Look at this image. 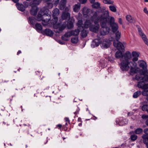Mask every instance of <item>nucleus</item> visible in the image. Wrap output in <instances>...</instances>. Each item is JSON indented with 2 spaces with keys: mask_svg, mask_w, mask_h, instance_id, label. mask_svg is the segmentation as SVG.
I'll return each mask as SVG.
<instances>
[{
  "mask_svg": "<svg viewBox=\"0 0 148 148\" xmlns=\"http://www.w3.org/2000/svg\"><path fill=\"white\" fill-rule=\"evenodd\" d=\"M100 23L101 28L100 31L101 35L108 34L110 31L109 26H111V18H110L108 11H105L100 16Z\"/></svg>",
  "mask_w": 148,
  "mask_h": 148,
  "instance_id": "f257e3e1",
  "label": "nucleus"
},
{
  "mask_svg": "<svg viewBox=\"0 0 148 148\" xmlns=\"http://www.w3.org/2000/svg\"><path fill=\"white\" fill-rule=\"evenodd\" d=\"M100 17H97V14L96 12H95L92 16L91 18V20L92 22L94 21V25H92L90 27V30L93 32H97L98 31L100 26L99 23V21H100Z\"/></svg>",
  "mask_w": 148,
  "mask_h": 148,
  "instance_id": "f03ea898",
  "label": "nucleus"
},
{
  "mask_svg": "<svg viewBox=\"0 0 148 148\" xmlns=\"http://www.w3.org/2000/svg\"><path fill=\"white\" fill-rule=\"evenodd\" d=\"M51 18V16L50 14H45L41 10L38 13L36 20L39 21H42V25L45 26L48 24Z\"/></svg>",
  "mask_w": 148,
  "mask_h": 148,
  "instance_id": "7ed1b4c3",
  "label": "nucleus"
},
{
  "mask_svg": "<svg viewBox=\"0 0 148 148\" xmlns=\"http://www.w3.org/2000/svg\"><path fill=\"white\" fill-rule=\"evenodd\" d=\"M119 26L117 23L115 22L114 18L112 16V32L114 34L115 39L119 40L121 38V33L119 30Z\"/></svg>",
  "mask_w": 148,
  "mask_h": 148,
  "instance_id": "20e7f679",
  "label": "nucleus"
},
{
  "mask_svg": "<svg viewBox=\"0 0 148 148\" xmlns=\"http://www.w3.org/2000/svg\"><path fill=\"white\" fill-rule=\"evenodd\" d=\"M70 6L65 7L62 13L61 18L63 20H67L70 18V12H71Z\"/></svg>",
  "mask_w": 148,
  "mask_h": 148,
  "instance_id": "39448f33",
  "label": "nucleus"
},
{
  "mask_svg": "<svg viewBox=\"0 0 148 148\" xmlns=\"http://www.w3.org/2000/svg\"><path fill=\"white\" fill-rule=\"evenodd\" d=\"M82 13L85 18L89 17L91 14L93 13V11L86 7H84L82 9Z\"/></svg>",
  "mask_w": 148,
  "mask_h": 148,
  "instance_id": "423d86ee",
  "label": "nucleus"
},
{
  "mask_svg": "<svg viewBox=\"0 0 148 148\" xmlns=\"http://www.w3.org/2000/svg\"><path fill=\"white\" fill-rule=\"evenodd\" d=\"M121 61V62L120 64L121 69L123 71H127L130 68V66H129V65L130 64V63L132 62H128L123 60Z\"/></svg>",
  "mask_w": 148,
  "mask_h": 148,
  "instance_id": "0eeeda50",
  "label": "nucleus"
},
{
  "mask_svg": "<svg viewBox=\"0 0 148 148\" xmlns=\"http://www.w3.org/2000/svg\"><path fill=\"white\" fill-rule=\"evenodd\" d=\"M119 40L117 41L116 40L113 41V45L116 47L117 49L119 51L123 52L124 51V47L123 44Z\"/></svg>",
  "mask_w": 148,
  "mask_h": 148,
  "instance_id": "6e6552de",
  "label": "nucleus"
},
{
  "mask_svg": "<svg viewBox=\"0 0 148 148\" xmlns=\"http://www.w3.org/2000/svg\"><path fill=\"white\" fill-rule=\"evenodd\" d=\"M148 81H145L143 80L137 82V87L142 89H148V83L146 82Z\"/></svg>",
  "mask_w": 148,
  "mask_h": 148,
  "instance_id": "1a4fd4ad",
  "label": "nucleus"
},
{
  "mask_svg": "<svg viewBox=\"0 0 148 148\" xmlns=\"http://www.w3.org/2000/svg\"><path fill=\"white\" fill-rule=\"evenodd\" d=\"M135 79L137 81L144 80L148 81V75H145L141 73L138 74L136 75Z\"/></svg>",
  "mask_w": 148,
  "mask_h": 148,
  "instance_id": "9d476101",
  "label": "nucleus"
},
{
  "mask_svg": "<svg viewBox=\"0 0 148 148\" xmlns=\"http://www.w3.org/2000/svg\"><path fill=\"white\" fill-rule=\"evenodd\" d=\"M132 57L131 53L129 51H126L123 54V56L120 58V60H123L125 61L130 62L129 60L131 59Z\"/></svg>",
  "mask_w": 148,
  "mask_h": 148,
  "instance_id": "9b49d317",
  "label": "nucleus"
},
{
  "mask_svg": "<svg viewBox=\"0 0 148 148\" xmlns=\"http://www.w3.org/2000/svg\"><path fill=\"white\" fill-rule=\"evenodd\" d=\"M111 43L110 40L107 39H105L101 43V46L103 49H107L110 46Z\"/></svg>",
  "mask_w": 148,
  "mask_h": 148,
  "instance_id": "f8f14e48",
  "label": "nucleus"
},
{
  "mask_svg": "<svg viewBox=\"0 0 148 148\" xmlns=\"http://www.w3.org/2000/svg\"><path fill=\"white\" fill-rule=\"evenodd\" d=\"M138 62L140 67L145 71L147 70V65L145 62L143 60H140Z\"/></svg>",
  "mask_w": 148,
  "mask_h": 148,
  "instance_id": "ddd939ff",
  "label": "nucleus"
},
{
  "mask_svg": "<svg viewBox=\"0 0 148 148\" xmlns=\"http://www.w3.org/2000/svg\"><path fill=\"white\" fill-rule=\"evenodd\" d=\"M131 63L132 64V66L130 65L131 68L130 69V72L132 73H137L138 71L137 70L136 66V64L135 62H131Z\"/></svg>",
  "mask_w": 148,
  "mask_h": 148,
  "instance_id": "4468645a",
  "label": "nucleus"
},
{
  "mask_svg": "<svg viewBox=\"0 0 148 148\" xmlns=\"http://www.w3.org/2000/svg\"><path fill=\"white\" fill-rule=\"evenodd\" d=\"M66 3V0H61L59 5V8L60 10H64L65 8Z\"/></svg>",
  "mask_w": 148,
  "mask_h": 148,
  "instance_id": "2eb2a0df",
  "label": "nucleus"
},
{
  "mask_svg": "<svg viewBox=\"0 0 148 148\" xmlns=\"http://www.w3.org/2000/svg\"><path fill=\"white\" fill-rule=\"evenodd\" d=\"M42 33L43 34H45L46 35L51 36L53 35V32L49 29H46L42 31Z\"/></svg>",
  "mask_w": 148,
  "mask_h": 148,
  "instance_id": "dca6fc26",
  "label": "nucleus"
},
{
  "mask_svg": "<svg viewBox=\"0 0 148 148\" xmlns=\"http://www.w3.org/2000/svg\"><path fill=\"white\" fill-rule=\"evenodd\" d=\"M81 5L79 3L75 4L73 6V10L74 12H78L80 10Z\"/></svg>",
  "mask_w": 148,
  "mask_h": 148,
  "instance_id": "f3484780",
  "label": "nucleus"
},
{
  "mask_svg": "<svg viewBox=\"0 0 148 148\" xmlns=\"http://www.w3.org/2000/svg\"><path fill=\"white\" fill-rule=\"evenodd\" d=\"M92 21H91V20H86L84 24V28H89V29H90V27L92 25Z\"/></svg>",
  "mask_w": 148,
  "mask_h": 148,
  "instance_id": "a211bd4d",
  "label": "nucleus"
},
{
  "mask_svg": "<svg viewBox=\"0 0 148 148\" xmlns=\"http://www.w3.org/2000/svg\"><path fill=\"white\" fill-rule=\"evenodd\" d=\"M132 56L134 57L132 59L133 62H135L138 60V57L139 56L138 53L136 51H133L132 53Z\"/></svg>",
  "mask_w": 148,
  "mask_h": 148,
  "instance_id": "6ab92c4d",
  "label": "nucleus"
},
{
  "mask_svg": "<svg viewBox=\"0 0 148 148\" xmlns=\"http://www.w3.org/2000/svg\"><path fill=\"white\" fill-rule=\"evenodd\" d=\"M142 138L143 139V142L146 145L147 148H148V134H143Z\"/></svg>",
  "mask_w": 148,
  "mask_h": 148,
  "instance_id": "aec40b11",
  "label": "nucleus"
},
{
  "mask_svg": "<svg viewBox=\"0 0 148 148\" xmlns=\"http://www.w3.org/2000/svg\"><path fill=\"white\" fill-rule=\"evenodd\" d=\"M130 134L131 135L130 138L131 141H133L136 140L137 138V136L134 134V132L131 131L130 132Z\"/></svg>",
  "mask_w": 148,
  "mask_h": 148,
  "instance_id": "412c9836",
  "label": "nucleus"
},
{
  "mask_svg": "<svg viewBox=\"0 0 148 148\" xmlns=\"http://www.w3.org/2000/svg\"><path fill=\"white\" fill-rule=\"evenodd\" d=\"M100 40L98 39H96L92 42V46L93 47H97L100 44Z\"/></svg>",
  "mask_w": 148,
  "mask_h": 148,
  "instance_id": "4be33fe9",
  "label": "nucleus"
},
{
  "mask_svg": "<svg viewBox=\"0 0 148 148\" xmlns=\"http://www.w3.org/2000/svg\"><path fill=\"white\" fill-rule=\"evenodd\" d=\"M38 11V8L36 6H34L32 7L30 10L31 14L33 15H36Z\"/></svg>",
  "mask_w": 148,
  "mask_h": 148,
  "instance_id": "5701e85b",
  "label": "nucleus"
},
{
  "mask_svg": "<svg viewBox=\"0 0 148 148\" xmlns=\"http://www.w3.org/2000/svg\"><path fill=\"white\" fill-rule=\"evenodd\" d=\"M51 99L53 102L58 103L59 101V96L55 95L51 98Z\"/></svg>",
  "mask_w": 148,
  "mask_h": 148,
  "instance_id": "b1692460",
  "label": "nucleus"
},
{
  "mask_svg": "<svg viewBox=\"0 0 148 148\" xmlns=\"http://www.w3.org/2000/svg\"><path fill=\"white\" fill-rule=\"evenodd\" d=\"M53 17V18L51 21V23L53 25L54 28H57L56 27V25L58 21V18L57 16Z\"/></svg>",
  "mask_w": 148,
  "mask_h": 148,
  "instance_id": "393cba45",
  "label": "nucleus"
},
{
  "mask_svg": "<svg viewBox=\"0 0 148 148\" xmlns=\"http://www.w3.org/2000/svg\"><path fill=\"white\" fill-rule=\"evenodd\" d=\"M16 5L18 9L20 11L23 12L25 10V7L22 4L18 3Z\"/></svg>",
  "mask_w": 148,
  "mask_h": 148,
  "instance_id": "a878e982",
  "label": "nucleus"
},
{
  "mask_svg": "<svg viewBox=\"0 0 148 148\" xmlns=\"http://www.w3.org/2000/svg\"><path fill=\"white\" fill-rule=\"evenodd\" d=\"M126 18L127 20L130 23H132L135 21L134 18L130 15H127L126 16Z\"/></svg>",
  "mask_w": 148,
  "mask_h": 148,
  "instance_id": "bb28decb",
  "label": "nucleus"
},
{
  "mask_svg": "<svg viewBox=\"0 0 148 148\" xmlns=\"http://www.w3.org/2000/svg\"><path fill=\"white\" fill-rule=\"evenodd\" d=\"M121 51H117L115 54V57L116 58H121L123 57V54L122 53Z\"/></svg>",
  "mask_w": 148,
  "mask_h": 148,
  "instance_id": "cd10ccee",
  "label": "nucleus"
},
{
  "mask_svg": "<svg viewBox=\"0 0 148 148\" xmlns=\"http://www.w3.org/2000/svg\"><path fill=\"white\" fill-rule=\"evenodd\" d=\"M53 16H57L59 14V10L58 8L54 9L53 11Z\"/></svg>",
  "mask_w": 148,
  "mask_h": 148,
  "instance_id": "c85d7f7f",
  "label": "nucleus"
},
{
  "mask_svg": "<svg viewBox=\"0 0 148 148\" xmlns=\"http://www.w3.org/2000/svg\"><path fill=\"white\" fill-rule=\"evenodd\" d=\"M100 4L98 2H96L93 3L92 5V7L93 8L98 9L100 8Z\"/></svg>",
  "mask_w": 148,
  "mask_h": 148,
  "instance_id": "c756f323",
  "label": "nucleus"
},
{
  "mask_svg": "<svg viewBox=\"0 0 148 148\" xmlns=\"http://www.w3.org/2000/svg\"><path fill=\"white\" fill-rule=\"evenodd\" d=\"M71 34H72V36H77L78 35L80 32L79 29L78 28L77 29H75V30H72L71 31Z\"/></svg>",
  "mask_w": 148,
  "mask_h": 148,
  "instance_id": "7c9ffc66",
  "label": "nucleus"
},
{
  "mask_svg": "<svg viewBox=\"0 0 148 148\" xmlns=\"http://www.w3.org/2000/svg\"><path fill=\"white\" fill-rule=\"evenodd\" d=\"M88 32L87 31L83 30L81 33V35L83 38H85L87 36Z\"/></svg>",
  "mask_w": 148,
  "mask_h": 148,
  "instance_id": "2f4dec72",
  "label": "nucleus"
},
{
  "mask_svg": "<svg viewBox=\"0 0 148 148\" xmlns=\"http://www.w3.org/2000/svg\"><path fill=\"white\" fill-rule=\"evenodd\" d=\"M141 92L140 91H137L135 92L133 95V98H136L139 96L141 94Z\"/></svg>",
  "mask_w": 148,
  "mask_h": 148,
  "instance_id": "473e14b6",
  "label": "nucleus"
},
{
  "mask_svg": "<svg viewBox=\"0 0 148 148\" xmlns=\"http://www.w3.org/2000/svg\"><path fill=\"white\" fill-rule=\"evenodd\" d=\"M36 29V30L38 31H41L42 29V25L39 23H37L35 24V25Z\"/></svg>",
  "mask_w": 148,
  "mask_h": 148,
  "instance_id": "72a5a7b5",
  "label": "nucleus"
},
{
  "mask_svg": "<svg viewBox=\"0 0 148 148\" xmlns=\"http://www.w3.org/2000/svg\"><path fill=\"white\" fill-rule=\"evenodd\" d=\"M143 130L142 129L139 128L136 129L134 131V133L136 134H140L143 132Z\"/></svg>",
  "mask_w": 148,
  "mask_h": 148,
  "instance_id": "f704fd0d",
  "label": "nucleus"
},
{
  "mask_svg": "<svg viewBox=\"0 0 148 148\" xmlns=\"http://www.w3.org/2000/svg\"><path fill=\"white\" fill-rule=\"evenodd\" d=\"M78 41V38L77 37H73L71 39V42L74 44H76L77 42Z\"/></svg>",
  "mask_w": 148,
  "mask_h": 148,
  "instance_id": "c9c22d12",
  "label": "nucleus"
},
{
  "mask_svg": "<svg viewBox=\"0 0 148 148\" xmlns=\"http://www.w3.org/2000/svg\"><path fill=\"white\" fill-rule=\"evenodd\" d=\"M42 0H34L32 2L33 6H36V5H39L41 2Z\"/></svg>",
  "mask_w": 148,
  "mask_h": 148,
  "instance_id": "e433bc0d",
  "label": "nucleus"
},
{
  "mask_svg": "<svg viewBox=\"0 0 148 148\" xmlns=\"http://www.w3.org/2000/svg\"><path fill=\"white\" fill-rule=\"evenodd\" d=\"M142 110L144 111H147L148 113V104L144 105L142 107Z\"/></svg>",
  "mask_w": 148,
  "mask_h": 148,
  "instance_id": "4c0bfd02",
  "label": "nucleus"
},
{
  "mask_svg": "<svg viewBox=\"0 0 148 148\" xmlns=\"http://www.w3.org/2000/svg\"><path fill=\"white\" fill-rule=\"evenodd\" d=\"M28 20L29 21V22L31 24L33 25L35 23V19L34 17H29V18Z\"/></svg>",
  "mask_w": 148,
  "mask_h": 148,
  "instance_id": "58836bf2",
  "label": "nucleus"
},
{
  "mask_svg": "<svg viewBox=\"0 0 148 148\" xmlns=\"http://www.w3.org/2000/svg\"><path fill=\"white\" fill-rule=\"evenodd\" d=\"M113 2L112 1V12H116L117 11L116 7L113 4Z\"/></svg>",
  "mask_w": 148,
  "mask_h": 148,
  "instance_id": "ea45409f",
  "label": "nucleus"
},
{
  "mask_svg": "<svg viewBox=\"0 0 148 148\" xmlns=\"http://www.w3.org/2000/svg\"><path fill=\"white\" fill-rule=\"evenodd\" d=\"M116 124H118L119 125H124V123L123 121H121L120 120V119H116Z\"/></svg>",
  "mask_w": 148,
  "mask_h": 148,
  "instance_id": "a19ab883",
  "label": "nucleus"
},
{
  "mask_svg": "<svg viewBox=\"0 0 148 148\" xmlns=\"http://www.w3.org/2000/svg\"><path fill=\"white\" fill-rule=\"evenodd\" d=\"M67 26L69 29L72 28L73 27V23L71 21H69L68 23Z\"/></svg>",
  "mask_w": 148,
  "mask_h": 148,
  "instance_id": "79ce46f5",
  "label": "nucleus"
},
{
  "mask_svg": "<svg viewBox=\"0 0 148 148\" xmlns=\"http://www.w3.org/2000/svg\"><path fill=\"white\" fill-rule=\"evenodd\" d=\"M47 6L49 9H51L53 7V5L52 3L47 2Z\"/></svg>",
  "mask_w": 148,
  "mask_h": 148,
  "instance_id": "37998d69",
  "label": "nucleus"
},
{
  "mask_svg": "<svg viewBox=\"0 0 148 148\" xmlns=\"http://www.w3.org/2000/svg\"><path fill=\"white\" fill-rule=\"evenodd\" d=\"M83 24V21L82 20H79L77 23L78 28L80 29V27H81Z\"/></svg>",
  "mask_w": 148,
  "mask_h": 148,
  "instance_id": "c03bdc74",
  "label": "nucleus"
},
{
  "mask_svg": "<svg viewBox=\"0 0 148 148\" xmlns=\"http://www.w3.org/2000/svg\"><path fill=\"white\" fill-rule=\"evenodd\" d=\"M142 92V94L144 96H148V90H144Z\"/></svg>",
  "mask_w": 148,
  "mask_h": 148,
  "instance_id": "a18cd8bd",
  "label": "nucleus"
},
{
  "mask_svg": "<svg viewBox=\"0 0 148 148\" xmlns=\"http://www.w3.org/2000/svg\"><path fill=\"white\" fill-rule=\"evenodd\" d=\"M64 35V36H66V37L68 38L72 36V34H71V31L67 32L66 33H65Z\"/></svg>",
  "mask_w": 148,
  "mask_h": 148,
  "instance_id": "49530a36",
  "label": "nucleus"
},
{
  "mask_svg": "<svg viewBox=\"0 0 148 148\" xmlns=\"http://www.w3.org/2000/svg\"><path fill=\"white\" fill-rule=\"evenodd\" d=\"M56 27L57 28V29H58L60 31H62L64 29L65 26L63 25L60 27H58L56 26Z\"/></svg>",
  "mask_w": 148,
  "mask_h": 148,
  "instance_id": "de8ad7c7",
  "label": "nucleus"
},
{
  "mask_svg": "<svg viewBox=\"0 0 148 148\" xmlns=\"http://www.w3.org/2000/svg\"><path fill=\"white\" fill-rule=\"evenodd\" d=\"M103 3L105 4H111V0H102Z\"/></svg>",
  "mask_w": 148,
  "mask_h": 148,
  "instance_id": "09e8293b",
  "label": "nucleus"
},
{
  "mask_svg": "<svg viewBox=\"0 0 148 148\" xmlns=\"http://www.w3.org/2000/svg\"><path fill=\"white\" fill-rule=\"evenodd\" d=\"M10 125V124L8 123H6L4 122H3L1 124L2 126L3 127H5L6 126H8Z\"/></svg>",
  "mask_w": 148,
  "mask_h": 148,
  "instance_id": "8fccbe9b",
  "label": "nucleus"
},
{
  "mask_svg": "<svg viewBox=\"0 0 148 148\" xmlns=\"http://www.w3.org/2000/svg\"><path fill=\"white\" fill-rule=\"evenodd\" d=\"M36 73L37 75H40V74H41V75H40V77H41V79H42L44 77H42V73H41L40 71H37L36 72Z\"/></svg>",
  "mask_w": 148,
  "mask_h": 148,
  "instance_id": "3c124183",
  "label": "nucleus"
},
{
  "mask_svg": "<svg viewBox=\"0 0 148 148\" xmlns=\"http://www.w3.org/2000/svg\"><path fill=\"white\" fill-rule=\"evenodd\" d=\"M141 118L143 119H148V115H147L143 114Z\"/></svg>",
  "mask_w": 148,
  "mask_h": 148,
  "instance_id": "603ef678",
  "label": "nucleus"
},
{
  "mask_svg": "<svg viewBox=\"0 0 148 148\" xmlns=\"http://www.w3.org/2000/svg\"><path fill=\"white\" fill-rule=\"evenodd\" d=\"M80 3L82 4H84L86 3L87 1V0H79Z\"/></svg>",
  "mask_w": 148,
  "mask_h": 148,
  "instance_id": "864d4df0",
  "label": "nucleus"
},
{
  "mask_svg": "<svg viewBox=\"0 0 148 148\" xmlns=\"http://www.w3.org/2000/svg\"><path fill=\"white\" fill-rule=\"evenodd\" d=\"M67 37L65 36H63L62 37V40L65 41H67L68 40V39L67 38Z\"/></svg>",
  "mask_w": 148,
  "mask_h": 148,
  "instance_id": "5fc2aeb1",
  "label": "nucleus"
},
{
  "mask_svg": "<svg viewBox=\"0 0 148 148\" xmlns=\"http://www.w3.org/2000/svg\"><path fill=\"white\" fill-rule=\"evenodd\" d=\"M79 110H80V109L79 108H78V107H77V108L76 111H75L74 112V114L75 115L77 114L78 113Z\"/></svg>",
  "mask_w": 148,
  "mask_h": 148,
  "instance_id": "6e6d98bb",
  "label": "nucleus"
},
{
  "mask_svg": "<svg viewBox=\"0 0 148 148\" xmlns=\"http://www.w3.org/2000/svg\"><path fill=\"white\" fill-rule=\"evenodd\" d=\"M118 22L121 25H122L123 24L122 20L121 18H119V20H118Z\"/></svg>",
  "mask_w": 148,
  "mask_h": 148,
  "instance_id": "4d7b16f0",
  "label": "nucleus"
},
{
  "mask_svg": "<svg viewBox=\"0 0 148 148\" xmlns=\"http://www.w3.org/2000/svg\"><path fill=\"white\" fill-rule=\"evenodd\" d=\"M64 119L66 122L68 123L69 124L70 123V120L68 118L66 117Z\"/></svg>",
  "mask_w": 148,
  "mask_h": 148,
  "instance_id": "13d9d810",
  "label": "nucleus"
},
{
  "mask_svg": "<svg viewBox=\"0 0 148 148\" xmlns=\"http://www.w3.org/2000/svg\"><path fill=\"white\" fill-rule=\"evenodd\" d=\"M60 0H54V1L55 2V4L57 5L59 3V2Z\"/></svg>",
  "mask_w": 148,
  "mask_h": 148,
  "instance_id": "bf43d9fd",
  "label": "nucleus"
},
{
  "mask_svg": "<svg viewBox=\"0 0 148 148\" xmlns=\"http://www.w3.org/2000/svg\"><path fill=\"white\" fill-rule=\"evenodd\" d=\"M57 127H59V129H60L62 127V125L60 124H59L57 125Z\"/></svg>",
  "mask_w": 148,
  "mask_h": 148,
  "instance_id": "052dcab7",
  "label": "nucleus"
},
{
  "mask_svg": "<svg viewBox=\"0 0 148 148\" xmlns=\"http://www.w3.org/2000/svg\"><path fill=\"white\" fill-rule=\"evenodd\" d=\"M90 2L92 4L94 3L95 1V0H89Z\"/></svg>",
  "mask_w": 148,
  "mask_h": 148,
  "instance_id": "680f3d73",
  "label": "nucleus"
},
{
  "mask_svg": "<svg viewBox=\"0 0 148 148\" xmlns=\"http://www.w3.org/2000/svg\"><path fill=\"white\" fill-rule=\"evenodd\" d=\"M59 42L60 44L62 45L64 44V42L62 41L61 40H59Z\"/></svg>",
  "mask_w": 148,
  "mask_h": 148,
  "instance_id": "e2e57ef3",
  "label": "nucleus"
},
{
  "mask_svg": "<svg viewBox=\"0 0 148 148\" xmlns=\"http://www.w3.org/2000/svg\"><path fill=\"white\" fill-rule=\"evenodd\" d=\"M82 15L80 13H79L78 14V18H80L81 17Z\"/></svg>",
  "mask_w": 148,
  "mask_h": 148,
  "instance_id": "0e129e2a",
  "label": "nucleus"
},
{
  "mask_svg": "<svg viewBox=\"0 0 148 148\" xmlns=\"http://www.w3.org/2000/svg\"><path fill=\"white\" fill-rule=\"evenodd\" d=\"M145 124L147 126H148V119H147L146 120V121L145 122Z\"/></svg>",
  "mask_w": 148,
  "mask_h": 148,
  "instance_id": "69168bd1",
  "label": "nucleus"
},
{
  "mask_svg": "<svg viewBox=\"0 0 148 148\" xmlns=\"http://www.w3.org/2000/svg\"><path fill=\"white\" fill-rule=\"evenodd\" d=\"M21 53V51L20 50H19L17 52V55H18L19 54Z\"/></svg>",
  "mask_w": 148,
  "mask_h": 148,
  "instance_id": "338daca9",
  "label": "nucleus"
},
{
  "mask_svg": "<svg viewBox=\"0 0 148 148\" xmlns=\"http://www.w3.org/2000/svg\"><path fill=\"white\" fill-rule=\"evenodd\" d=\"M13 1L14 3H16L18 1V0H12Z\"/></svg>",
  "mask_w": 148,
  "mask_h": 148,
  "instance_id": "774afa93",
  "label": "nucleus"
}]
</instances>
